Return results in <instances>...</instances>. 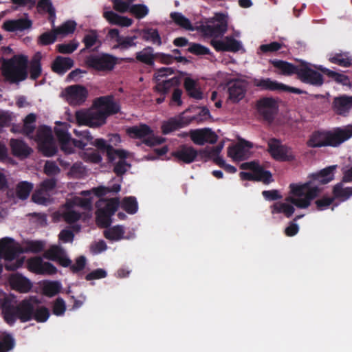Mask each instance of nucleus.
<instances>
[{"label": "nucleus", "mask_w": 352, "mask_h": 352, "mask_svg": "<svg viewBox=\"0 0 352 352\" xmlns=\"http://www.w3.org/2000/svg\"><path fill=\"white\" fill-rule=\"evenodd\" d=\"M120 109L119 104L112 96H104L98 98L92 108L77 111L75 117L79 125L98 127L106 122L107 116L118 113Z\"/></svg>", "instance_id": "f257e3e1"}, {"label": "nucleus", "mask_w": 352, "mask_h": 352, "mask_svg": "<svg viewBox=\"0 0 352 352\" xmlns=\"http://www.w3.org/2000/svg\"><path fill=\"white\" fill-rule=\"evenodd\" d=\"M3 314L5 320L9 324H14L16 318L20 319L22 322L34 319L37 322H43L50 316L49 310L40 306L32 298L23 300L16 307H4Z\"/></svg>", "instance_id": "f03ea898"}, {"label": "nucleus", "mask_w": 352, "mask_h": 352, "mask_svg": "<svg viewBox=\"0 0 352 352\" xmlns=\"http://www.w3.org/2000/svg\"><path fill=\"white\" fill-rule=\"evenodd\" d=\"M320 192L319 188L311 182L291 184L288 200L298 208H308Z\"/></svg>", "instance_id": "7ed1b4c3"}, {"label": "nucleus", "mask_w": 352, "mask_h": 352, "mask_svg": "<svg viewBox=\"0 0 352 352\" xmlns=\"http://www.w3.org/2000/svg\"><path fill=\"white\" fill-rule=\"evenodd\" d=\"M6 261L5 267L7 270L14 271L21 267L25 258L19 256V243L10 237L0 239V260Z\"/></svg>", "instance_id": "20e7f679"}, {"label": "nucleus", "mask_w": 352, "mask_h": 352, "mask_svg": "<svg viewBox=\"0 0 352 352\" xmlns=\"http://www.w3.org/2000/svg\"><path fill=\"white\" fill-rule=\"evenodd\" d=\"M91 200L90 198L75 197L67 200L65 206L59 210V214L69 223L79 220L86 210H91Z\"/></svg>", "instance_id": "39448f33"}, {"label": "nucleus", "mask_w": 352, "mask_h": 352, "mask_svg": "<svg viewBox=\"0 0 352 352\" xmlns=\"http://www.w3.org/2000/svg\"><path fill=\"white\" fill-rule=\"evenodd\" d=\"M28 58L24 56H14L10 60H3L2 73L11 82L23 80L27 77Z\"/></svg>", "instance_id": "423d86ee"}, {"label": "nucleus", "mask_w": 352, "mask_h": 352, "mask_svg": "<svg viewBox=\"0 0 352 352\" xmlns=\"http://www.w3.org/2000/svg\"><path fill=\"white\" fill-rule=\"evenodd\" d=\"M126 133L132 138L142 140L148 146L160 144L164 141V138L155 136L153 131L144 124L127 128Z\"/></svg>", "instance_id": "0eeeda50"}, {"label": "nucleus", "mask_w": 352, "mask_h": 352, "mask_svg": "<svg viewBox=\"0 0 352 352\" xmlns=\"http://www.w3.org/2000/svg\"><path fill=\"white\" fill-rule=\"evenodd\" d=\"M241 168L249 170L250 172H241L240 177L243 180H255L269 184L272 181V175L269 171L263 168L256 162L243 163Z\"/></svg>", "instance_id": "6e6552de"}, {"label": "nucleus", "mask_w": 352, "mask_h": 352, "mask_svg": "<svg viewBox=\"0 0 352 352\" xmlns=\"http://www.w3.org/2000/svg\"><path fill=\"white\" fill-rule=\"evenodd\" d=\"M35 140L37 142L40 151L45 156H52L57 151V147L52 138L50 128L43 126L37 130Z\"/></svg>", "instance_id": "1a4fd4ad"}, {"label": "nucleus", "mask_w": 352, "mask_h": 352, "mask_svg": "<svg viewBox=\"0 0 352 352\" xmlns=\"http://www.w3.org/2000/svg\"><path fill=\"white\" fill-rule=\"evenodd\" d=\"M228 17L223 14H217L208 24L203 28L205 35L218 37L223 35L228 30Z\"/></svg>", "instance_id": "9d476101"}, {"label": "nucleus", "mask_w": 352, "mask_h": 352, "mask_svg": "<svg viewBox=\"0 0 352 352\" xmlns=\"http://www.w3.org/2000/svg\"><path fill=\"white\" fill-rule=\"evenodd\" d=\"M87 64L95 70L107 72L114 68L116 60L113 56L107 54L91 55L87 58Z\"/></svg>", "instance_id": "9b49d317"}, {"label": "nucleus", "mask_w": 352, "mask_h": 352, "mask_svg": "<svg viewBox=\"0 0 352 352\" xmlns=\"http://www.w3.org/2000/svg\"><path fill=\"white\" fill-rule=\"evenodd\" d=\"M316 65H313L314 68ZM298 78L303 82L314 86H321L323 82V77L319 72L312 68V65L309 63H303L299 66Z\"/></svg>", "instance_id": "f8f14e48"}, {"label": "nucleus", "mask_w": 352, "mask_h": 352, "mask_svg": "<svg viewBox=\"0 0 352 352\" xmlns=\"http://www.w3.org/2000/svg\"><path fill=\"white\" fill-rule=\"evenodd\" d=\"M256 108L258 113L267 121H272L278 109L277 100L274 98L265 97L256 102Z\"/></svg>", "instance_id": "ddd939ff"}, {"label": "nucleus", "mask_w": 352, "mask_h": 352, "mask_svg": "<svg viewBox=\"0 0 352 352\" xmlns=\"http://www.w3.org/2000/svg\"><path fill=\"white\" fill-rule=\"evenodd\" d=\"M268 151L272 157L279 161H292L295 159V154L292 149L275 139L268 142Z\"/></svg>", "instance_id": "4468645a"}, {"label": "nucleus", "mask_w": 352, "mask_h": 352, "mask_svg": "<svg viewBox=\"0 0 352 352\" xmlns=\"http://www.w3.org/2000/svg\"><path fill=\"white\" fill-rule=\"evenodd\" d=\"M87 90L81 85H72L64 89L62 96L71 105H80L87 97Z\"/></svg>", "instance_id": "2eb2a0df"}, {"label": "nucleus", "mask_w": 352, "mask_h": 352, "mask_svg": "<svg viewBox=\"0 0 352 352\" xmlns=\"http://www.w3.org/2000/svg\"><path fill=\"white\" fill-rule=\"evenodd\" d=\"M107 155L109 160L116 161L114 172L118 175L124 174L129 168L130 164L125 160L129 156V153L122 149H115L111 146L107 148Z\"/></svg>", "instance_id": "dca6fc26"}, {"label": "nucleus", "mask_w": 352, "mask_h": 352, "mask_svg": "<svg viewBox=\"0 0 352 352\" xmlns=\"http://www.w3.org/2000/svg\"><path fill=\"white\" fill-rule=\"evenodd\" d=\"M252 83L254 86L263 90L286 91L298 94L302 93V91L298 88L289 87L269 78H254L252 81Z\"/></svg>", "instance_id": "f3484780"}, {"label": "nucleus", "mask_w": 352, "mask_h": 352, "mask_svg": "<svg viewBox=\"0 0 352 352\" xmlns=\"http://www.w3.org/2000/svg\"><path fill=\"white\" fill-rule=\"evenodd\" d=\"M253 146L252 142L240 139L236 144L228 147V155L234 161H241L251 155Z\"/></svg>", "instance_id": "a211bd4d"}, {"label": "nucleus", "mask_w": 352, "mask_h": 352, "mask_svg": "<svg viewBox=\"0 0 352 352\" xmlns=\"http://www.w3.org/2000/svg\"><path fill=\"white\" fill-rule=\"evenodd\" d=\"M56 134L59 141L60 148L65 154H71L74 152V148H84L87 143L82 140H74L70 135L62 129H56Z\"/></svg>", "instance_id": "6ab92c4d"}, {"label": "nucleus", "mask_w": 352, "mask_h": 352, "mask_svg": "<svg viewBox=\"0 0 352 352\" xmlns=\"http://www.w3.org/2000/svg\"><path fill=\"white\" fill-rule=\"evenodd\" d=\"M328 146H338L352 137V127L351 124L342 128H336L327 131Z\"/></svg>", "instance_id": "aec40b11"}, {"label": "nucleus", "mask_w": 352, "mask_h": 352, "mask_svg": "<svg viewBox=\"0 0 352 352\" xmlns=\"http://www.w3.org/2000/svg\"><path fill=\"white\" fill-rule=\"evenodd\" d=\"M188 135L191 140L197 145H204L206 143L214 144L218 139L217 135L208 128L190 130Z\"/></svg>", "instance_id": "412c9836"}, {"label": "nucleus", "mask_w": 352, "mask_h": 352, "mask_svg": "<svg viewBox=\"0 0 352 352\" xmlns=\"http://www.w3.org/2000/svg\"><path fill=\"white\" fill-rule=\"evenodd\" d=\"M184 112L170 119L164 121L162 124V131L164 134H168L179 128L189 124L193 120L192 117H188Z\"/></svg>", "instance_id": "4be33fe9"}, {"label": "nucleus", "mask_w": 352, "mask_h": 352, "mask_svg": "<svg viewBox=\"0 0 352 352\" xmlns=\"http://www.w3.org/2000/svg\"><path fill=\"white\" fill-rule=\"evenodd\" d=\"M30 271L39 274L52 275L56 273V268L49 262H44L40 257H35L28 261Z\"/></svg>", "instance_id": "5701e85b"}, {"label": "nucleus", "mask_w": 352, "mask_h": 352, "mask_svg": "<svg viewBox=\"0 0 352 352\" xmlns=\"http://www.w3.org/2000/svg\"><path fill=\"white\" fill-rule=\"evenodd\" d=\"M211 45L217 51L238 52L243 45L241 41L235 39L232 36H226L222 40H212Z\"/></svg>", "instance_id": "b1692460"}, {"label": "nucleus", "mask_w": 352, "mask_h": 352, "mask_svg": "<svg viewBox=\"0 0 352 352\" xmlns=\"http://www.w3.org/2000/svg\"><path fill=\"white\" fill-rule=\"evenodd\" d=\"M44 257L58 262L62 266H69L72 261L63 248L58 245H52L44 253Z\"/></svg>", "instance_id": "393cba45"}, {"label": "nucleus", "mask_w": 352, "mask_h": 352, "mask_svg": "<svg viewBox=\"0 0 352 352\" xmlns=\"http://www.w3.org/2000/svg\"><path fill=\"white\" fill-rule=\"evenodd\" d=\"M247 83L242 80H236L230 82L228 85L229 99L233 102H238L242 100L246 92Z\"/></svg>", "instance_id": "a878e982"}, {"label": "nucleus", "mask_w": 352, "mask_h": 352, "mask_svg": "<svg viewBox=\"0 0 352 352\" xmlns=\"http://www.w3.org/2000/svg\"><path fill=\"white\" fill-rule=\"evenodd\" d=\"M9 283L13 289L21 293L28 292L32 287L31 281L20 274H12L9 277Z\"/></svg>", "instance_id": "bb28decb"}, {"label": "nucleus", "mask_w": 352, "mask_h": 352, "mask_svg": "<svg viewBox=\"0 0 352 352\" xmlns=\"http://www.w3.org/2000/svg\"><path fill=\"white\" fill-rule=\"evenodd\" d=\"M334 111L340 115L346 116L352 112V96H342L336 98L333 102Z\"/></svg>", "instance_id": "cd10ccee"}, {"label": "nucleus", "mask_w": 352, "mask_h": 352, "mask_svg": "<svg viewBox=\"0 0 352 352\" xmlns=\"http://www.w3.org/2000/svg\"><path fill=\"white\" fill-rule=\"evenodd\" d=\"M173 155L177 160L189 164L195 160L197 152L193 147L184 145L173 152Z\"/></svg>", "instance_id": "c85d7f7f"}, {"label": "nucleus", "mask_w": 352, "mask_h": 352, "mask_svg": "<svg viewBox=\"0 0 352 352\" xmlns=\"http://www.w3.org/2000/svg\"><path fill=\"white\" fill-rule=\"evenodd\" d=\"M32 21L27 18L8 20L3 23V28L8 32H21L30 29Z\"/></svg>", "instance_id": "c756f323"}, {"label": "nucleus", "mask_w": 352, "mask_h": 352, "mask_svg": "<svg viewBox=\"0 0 352 352\" xmlns=\"http://www.w3.org/2000/svg\"><path fill=\"white\" fill-rule=\"evenodd\" d=\"M295 211L294 205L288 200V197L283 201H278L271 206L272 214L282 213L286 217H290Z\"/></svg>", "instance_id": "7c9ffc66"}, {"label": "nucleus", "mask_w": 352, "mask_h": 352, "mask_svg": "<svg viewBox=\"0 0 352 352\" xmlns=\"http://www.w3.org/2000/svg\"><path fill=\"white\" fill-rule=\"evenodd\" d=\"M45 246L43 241L27 240L19 244V254L21 253H38L42 252Z\"/></svg>", "instance_id": "2f4dec72"}, {"label": "nucleus", "mask_w": 352, "mask_h": 352, "mask_svg": "<svg viewBox=\"0 0 352 352\" xmlns=\"http://www.w3.org/2000/svg\"><path fill=\"white\" fill-rule=\"evenodd\" d=\"M315 67L316 69H318V70L322 72L324 74H326L328 77L331 78L337 83L348 87H351V83L349 78L347 76L344 75V74L336 72L335 71L325 68L322 65L315 66Z\"/></svg>", "instance_id": "473e14b6"}, {"label": "nucleus", "mask_w": 352, "mask_h": 352, "mask_svg": "<svg viewBox=\"0 0 352 352\" xmlns=\"http://www.w3.org/2000/svg\"><path fill=\"white\" fill-rule=\"evenodd\" d=\"M103 15L106 20L112 25H116L120 27H129L133 23L131 19L120 16L113 11L104 12Z\"/></svg>", "instance_id": "72a5a7b5"}, {"label": "nucleus", "mask_w": 352, "mask_h": 352, "mask_svg": "<svg viewBox=\"0 0 352 352\" xmlns=\"http://www.w3.org/2000/svg\"><path fill=\"white\" fill-rule=\"evenodd\" d=\"M184 85L189 96L197 100L202 98L203 94L200 90L197 80L193 79L190 77H186L184 79Z\"/></svg>", "instance_id": "f704fd0d"}, {"label": "nucleus", "mask_w": 352, "mask_h": 352, "mask_svg": "<svg viewBox=\"0 0 352 352\" xmlns=\"http://www.w3.org/2000/svg\"><path fill=\"white\" fill-rule=\"evenodd\" d=\"M10 146L13 155L21 158L27 157L32 153L31 148L19 140L12 139Z\"/></svg>", "instance_id": "c9c22d12"}, {"label": "nucleus", "mask_w": 352, "mask_h": 352, "mask_svg": "<svg viewBox=\"0 0 352 352\" xmlns=\"http://www.w3.org/2000/svg\"><path fill=\"white\" fill-rule=\"evenodd\" d=\"M74 66V60L69 57L58 56L52 65L53 71L63 74Z\"/></svg>", "instance_id": "e433bc0d"}, {"label": "nucleus", "mask_w": 352, "mask_h": 352, "mask_svg": "<svg viewBox=\"0 0 352 352\" xmlns=\"http://www.w3.org/2000/svg\"><path fill=\"white\" fill-rule=\"evenodd\" d=\"M179 84V78L178 77H173L168 80H162L157 82L155 90L165 95L168 93L171 89H175Z\"/></svg>", "instance_id": "4c0bfd02"}, {"label": "nucleus", "mask_w": 352, "mask_h": 352, "mask_svg": "<svg viewBox=\"0 0 352 352\" xmlns=\"http://www.w3.org/2000/svg\"><path fill=\"white\" fill-rule=\"evenodd\" d=\"M136 59L148 65H154L155 54L152 47H146L142 50L136 53Z\"/></svg>", "instance_id": "58836bf2"}, {"label": "nucleus", "mask_w": 352, "mask_h": 352, "mask_svg": "<svg viewBox=\"0 0 352 352\" xmlns=\"http://www.w3.org/2000/svg\"><path fill=\"white\" fill-rule=\"evenodd\" d=\"M120 190V184H113L111 187L99 186L98 188H93L91 190H85L80 192L82 196H90L92 193L98 197H101L107 194L109 192H118Z\"/></svg>", "instance_id": "ea45409f"}, {"label": "nucleus", "mask_w": 352, "mask_h": 352, "mask_svg": "<svg viewBox=\"0 0 352 352\" xmlns=\"http://www.w3.org/2000/svg\"><path fill=\"white\" fill-rule=\"evenodd\" d=\"M329 60L333 64H337L344 67H349L352 65V56L348 52L331 54L329 57Z\"/></svg>", "instance_id": "a19ab883"}, {"label": "nucleus", "mask_w": 352, "mask_h": 352, "mask_svg": "<svg viewBox=\"0 0 352 352\" xmlns=\"http://www.w3.org/2000/svg\"><path fill=\"white\" fill-rule=\"evenodd\" d=\"M120 204V201L116 198H113L110 199H101L97 203V207L98 209H101L103 208V210L104 212H107L111 215H113L116 211L117 210Z\"/></svg>", "instance_id": "79ce46f5"}, {"label": "nucleus", "mask_w": 352, "mask_h": 352, "mask_svg": "<svg viewBox=\"0 0 352 352\" xmlns=\"http://www.w3.org/2000/svg\"><path fill=\"white\" fill-rule=\"evenodd\" d=\"M272 63L280 71V74L283 75L290 76L294 74L298 75L299 66H295L283 60H274Z\"/></svg>", "instance_id": "37998d69"}, {"label": "nucleus", "mask_w": 352, "mask_h": 352, "mask_svg": "<svg viewBox=\"0 0 352 352\" xmlns=\"http://www.w3.org/2000/svg\"><path fill=\"white\" fill-rule=\"evenodd\" d=\"M307 144L313 148L328 146L327 131H318L313 133Z\"/></svg>", "instance_id": "c03bdc74"}, {"label": "nucleus", "mask_w": 352, "mask_h": 352, "mask_svg": "<svg viewBox=\"0 0 352 352\" xmlns=\"http://www.w3.org/2000/svg\"><path fill=\"white\" fill-rule=\"evenodd\" d=\"M142 38L153 45L160 46L162 44V38L156 29L148 28L142 31Z\"/></svg>", "instance_id": "a18cd8bd"}, {"label": "nucleus", "mask_w": 352, "mask_h": 352, "mask_svg": "<svg viewBox=\"0 0 352 352\" xmlns=\"http://www.w3.org/2000/svg\"><path fill=\"white\" fill-rule=\"evenodd\" d=\"M336 168L337 165H332L321 170L317 174L316 179L323 184L330 182L334 179V171Z\"/></svg>", "instance_id": "49530a36"}, {"label": "nucleus", "mask_w": 352, "mask_h": 352, "mask_svg": "<svg viewBox=\"0 0 352 352\" xmlns=\"http://www.w3.org/2000/svg\"><path fill=\"white\" fill-rule=\"evenodd\" d=\"M33 188V184L28 182H19L16 187V195L20 199H26Z\"/></svg>", "instance_id": "de8ad7c7"}, {"label": "nucleus", "mask_w": 352, "mask_h": 352, "mask_svg": "<svg viewBox=\"0 0 352 352\" xmlns=\"http://www.w3.org/2000/svg\"><path fill=\"white\" fill-rule=\"evenodd\" d=\"M335 197L346 201L352 195V187L344 188L342 183L337 184L333 188Z\"/></svg>", "instance_id": "09e8293b"}, {"label": "nucleus", "mask_w": 352, "mask_h": 352, "mask_svg": "<svg viewBox=\"0 0 352 352\" xmlns=\"http://www.w3.org/2000/svg\"><path fill=\"white\" fill-rule=\"evenodd\" d=\"M124 229L122 226H118L107 229L104 231V236L111 241H118L123 238Z\"/></svg>", "instance_id": "8fccbe9b"}, {"label": "nucleus", "mask_w": 352, "mask_h": 352, "mask_svg": "<svg viewBox=\"0 0 352 352\" xmlns=\"http://www.w3.org/2000/svg\"><path fill=\"white\" fill-rule=\"evenodd\" d=\"M76 27V23L74 21H67L62 24L60 26L55 28V32L58 36L62 37L66 36L69 34L74 32Z\"/></svg>", "instance_id": "3c124183"}, {"label": "nucleus", "mask_w": 352, "mask_h": 352, "mask_svg": "<svg viewBox=\"0 0 352 352\" xmlns=\"http://www.w3.org/2000/svg\"><path fill=\"white\" fill-rule=\"evenodd\" d=\"M14 340L12 336L6 333H0V352H7L13 349Z\"/></svg>", "instance_id": "603ef678"}, {"label": "nucleus", "mask_w": 352, "mask_h": 352, "mask_svg": "<svg viewBox=\"0 0 352 352\" xmlns=\"http://www.w3.org/2000/svg\"><path fill=\"white\" fill-rule=\"evenodd\" d=\"M172 20L180 27L186 30H192L190 21L180 12H172L170 14Z\"/></svg>", "instance_id": "864d4df0"}, {"label": "nucleus", "mask_w": 352, "mask_h": 352, "mask_svg": "<svg viewBox=\"0 0 352 352\" xmlns=\"http://www.w3.org/2000/svg\"><path fill=\"white\" fill-rule=\"evenodd\" d=\"M61 285L58 281H45L43 284V292L48 296H53L60 291Z\"/></svg>", "instance_id": "5fc2aeb1"}, {"label": "nucleus", "mask_w": 352, "mask_h": 352, "mask_svg": "<svg viewBox=\"0 0 352 352\" xmlns=\"http://www.w3.org/2000/svg\"><path fill=\"white\" fill-rule=\"evenodd\" d=\"M111 214L104 212L103 208L98 209L96 212V222L97 224L102 228H107L111 223Z\"/></svg>", "instance_id": "6e6d98bb"}, {"label": "nucleus", "mask_w": 352, "mask_h": 352, "mask_svg": "<svg viewBox=\"0 0 352 352\" xmlns=\"http://www.w3.org/2000/svg\"><path fill=\"white\" fill-rule=\"evenodd\" d=\"M122 208L129 214H135L138 211V203L133 197H126L121 204Z\"/></svg>", "instance_id": "4d7b16f0"}, {"label": "nucleus", "mask_w": 352, "mask_h": 352, "mask_svg": "<svg viewBox=\"0 0 352 352\" xmlns=\"http://www.w3.org/2000/svg\"><path fill=\"white\" fill-rule=\"evenodd\" d=\"M32 199L36 204L47 205L50 201V194L38 188L32 195Z\"/></svg>", "instance_id": "13d9d810"}, {"label": "nucleus", "mask_w": 352, "mask_h": 352, "mask_svg": "<svg viewBox=\"0 0 352 352\" xmlns=\"http://www.w3.org/2000/svg\"><path fill=\"white\" fill-rule=\"evenodd\" d=\"M134 0H113V8L120 12H131Z\"/></svg>", "instance_id": "bf43d9fd"}, {"label": "nucleus", "mask_w": 352, "mask_h": 352, "mask_svg": "<svg viewBox=\"0 0 352 352\" xmlns=\"http://www.w3.org/2000/svg\"><path fill=\"white\" fill-rule=\"evenodd\" d=\"M36 116L33 113L28 115L24 120L23 132L28 136L33 133L35 128Z\"/></svg>", "instance_id": "052dcab7"}, {"label": "nucleus", "mask_w": 352, "mask_h": 352, "mask_svg": "<svg viewBox=\"0 0 352 352\" xmlns=\"http://www.w3.org/2000/svg\"><path fill=\"white\" fill-rule=\"evenodd\" d=\"M80 155L85 161L93 163H99L102 160V157L98 153L92 150H88L87 152H82L80 153Z\"/></svg>", "instance_id": "680f3d73"}, {"label": "nucleus", "mask_w": 352, "mask_h": 352, "mask_svg": "<svg viewBox=\"0 0 352 352\" xmlns=\"http://www.w3.org/2000/svg\"><path fill=\"white\" fill-rule=\"evenodd\" d=\"M130 12L137 18L142 19L148 14V8L144 5H132Z\"/></svg>", "instance_id": "e2e57ef3"}, {"label": "nucleus", "mask_w": 352, "mask_h": 352, "mask_svg": "<svg viewBox=\"0 0 352 352\" xmlns=\"http://www.w3.org/2000/svg\"><path fill=\"white\" fill-rule=\"evenodd\" d=\"M78 46V43L72 41L68 43L60 44L57 45L58 50L60 53L70 54L75 51Z\"/></svg>", "instance_id": "0e129e2a"}, {"label": "nucleus", "mask_w": 352, "mask_h": 352, "mask_svg": "<svg viewBox=\"0 0 352 352\" xmlns=\"http://www.w3.org/2000/svg\"><path fill=\"white\" fill-rule=\"evenodd\" d=\"M58 36V34L55 32V28L50 32L43 33L40 36L39 41L40 43L43 45H49L53 43L56 37Z\"/></svg>", "instance_id": "69168bd1"}, {"label": "nucleus", "mask_w": 352, "mask_h": 352, "mask_svg": "<svg viewBox=\"0 0 352 352\" xmlns=\"http://www.w3.org/2000/svg\"><path fill=\"white\" fill-rule=\"evenodd\" d=\"M38 8L40 11L49 13L51 16H55V10L50 0H41L38 3Z\"/></svg>", "instance_id": "338daca9"}, {"label": "nucleus", "mask_w": 352, "mask_h": 352, "mask_svg": "<svg viewBox=\"0 0 352 352\" xmlns=\"http://www.w3.org/2000/svg\"><path fill=\"white\" fill-rule=\"evenodd\" d=\"M98 39V34L96 31L91 30L84 37L83 42L87 48H89L94 45Z\"/></svg>", "instance_id": "774afa93"}]
</instances>
